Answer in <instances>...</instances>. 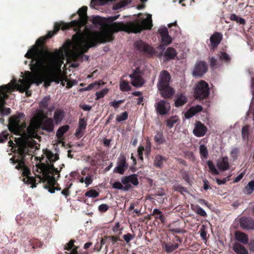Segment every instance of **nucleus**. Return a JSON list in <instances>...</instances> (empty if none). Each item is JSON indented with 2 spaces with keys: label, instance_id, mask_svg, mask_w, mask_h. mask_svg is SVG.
I'll list each match as a JSON object with an SVG mask.
<instances>
[{
  "label": "nucleus",
  "instance_id": "9d476101",
  "mask_svg": "<svg viewBox=\"0 0 254 254\" xmlns=\"http://www.w3.org/2000/svg\"><path fill=\"white\" fill-rule=\"evenodd\" d=\"M87 7L86 6H83L78 9L77 13L79 19L77 20L71 21L68 24L70 28L74 27L75 30H78L85 25L87 20Z\"/></svg>",
  "mask_w": 254,
  "mask_h": 254
},
{
  "label": "nucleus",
  "instance_id": "de8ad7c7",
  "mask_svg": "<svg viewBox=\"0 0 254 254\" xmlns=\"http://www.w3.org/2000/svg\"><path fill=\"white\" fill-rule=\"evenodd\" d=\"M208 59L210 67L212 69H215L220 66V64H219V62L215 57H209Z\"/></svg>",
  "mask_w": 254,
  "mask_h": 254
},
{
  "label": "nucleus",
  "instance_id": "5701e85b",
  "mask_svg": "<svg viewBox=\"0 0 254 254\" xmlns=\"http://www.w3.org/2000/svg\"><path fill=\"white\" fill-rule=\"evenodd\" d=\"M128 165L126 162V159L124 155H123L119 159L118 165L114 169V173H119L123 175L125 171L127 168Z\"/></svg>",
  "mask_w": 254,
  "mask_h": 254
},
{
  "label": "nucleus",
  "instance_id": "c85d7f7f",
  "mask_svg": "<svg viewBox=\"0 0 254 254\" xmlns=\"http://www.w3.org/2000/svg\"><path fill=\"white\" fill-rule=\"evenodd\" d=\"M202 110V107L200 105H196L190 108L185 113V117L189 119L192 117L196 114L200 112Z\"/></svg>",
  "mask_w": 254,
  "mask_h": 254
},
{
  "label": "nucleus",
  "instance_id": "c756f323",
  "mask_svg": "<svg viewBox=\"0 0 254 254\" xmlns=\"http://www.w3.org/2000/svg\"><path fill=\"white\" fill-rule=\"evenodd\" d=\"M235 238L237 241L242 243L244 245L248 244V236L244 232L236 231L235 232Z\"/></svg>",
  "mask_w": 254,
  "mask_h": 254
},
{
  "label": "nucleus",
  "instance_id": "a18cd8bd",
  "mask_svg": "<svg viewBox=\"0 0 254 254\" xmlns=\"http://www.w3.org/2000/svg\"><path fill=\"white\" fill-rule=\"evenodd\" d=\"M46 155L48 160L51 163H54L55 162L59 159V155L57 154H54L51 151H48Z\"/></svg>",
  "mask_w": 254,
  "mask_h": 254
},
{
  "label": "nucleus",
  "instance_id": "c9c22d12",
  "mask_svg": "<svg viewBox=\"0 0 254 254\" xmlns=\"http://www.w3.org/2000/svg\"><path fill=\"white\" fill-rule=\"evenodd\" d=\"M179 247L178 244H173L172 243L167 244L165 243L163 245V248L168 254L171 253Z\"/></svg>",
  "mask_w": 254,
  "mask_h": 254
},
{
  "label": "nucleus",
  "instance_id": "2f4dec72",
  "mask_svg": "<svg viewBox=\"0 0 254 254\" xmlns=\"http://www.w3.org/2000/svg\"><path fill=\"white\" fill-rule=\"evenodd\" d=\"M232 249L237 254H248V251L246 248L238 243H235Z\"/></svg>",
  "mask_w": 254,
  "mask_h": 254
},
{
  "label": "nucleus",
  "instance_id": "b1692460",
  "mask_svg": "<svg viewBox=\"0 0 254 254\" xmlns=\"http://www.w3.org/2000/svg\"><path fill=\"white\" fill-rule=\"evenodd\" d=\"M240 227L247 230L254 229V220L251 217H243L240 220Z\"/></svg>",
  "mask_w": 254,
  "mask_h": 254
},
{
  "label": "nucleus",
  "instance_id": "5fc2aeb1",
  "mask_svg": "<svg viewBox=\"0 0 254 254\" xmlns=\"http://www.w3.org/2000/svg\"><path fill=\"white\" fill-rule=\"evenodd\" d=\"M85 195L89 197L96 198L99 195V193L96 190L91 189L87 191L85 193Z\"/></svg>",
  "mask_w": 254,
  "mask_h": 254
},
{
  "label": "nucleus",
  "instance_id": "7ed1b4c3",
  "mask_svg": "<svg viewBox=\"0 0 254 254\" xmlns=\"http://www.w3.org/2000/svg\"><path fill=\"white\" fill-rule=\"evenodd\" d=\"M107 21L111 23L109 26L110 31L109 32L113 34L119 31H124L128 34L140 33L142 30H150L153 26L151 15L149 14L147 17L143 19L140 22L138 21H130L127 23H124L123 22H114L112 16L107 18ZM113 36V35H112Z\"/></svg>",
  "mask_w": 254,
  "mask_h": 254
},
{
  "label": "nucleus",
  "instance_id": "3c124183",
  "mask_svg": "<svg viewBox=\"0 0 254 254\" xmlns=\"http://www.w3.org/2000/svg\"><path fill=\"white\" fill-rule=\"evenodd\" d=\"M207 164L209 168V171L213 175H217L219 174L218 171L216 169L212 161L209 160L207 162Z\"/></svg>",
  "mask_w": 254,
  "mask_h": 254
},
{
  "label": "nucleus",
  "instance_id": "1a4fd4ad",
  "mask_svg": "<svg viewBox=\"0 0 254 254\" xmlns=\"http://www.w3.org/2000/svg\"><path fill=\"white\" fill-rule=\"evenodd\" d=\"M210 94L208 84L204 80H200L196 85L194 89V96L200 101L205 99Z\"/></svg>",
  "mask_w": 254,
  "mask_h": 254
},
{
  "label": "nucleus",
  "instance_id": "052dcab7",
  "mask_svg": "<svg viewBox=\"0 0 254 254\" xmlns=\"http://www.w3.org/2000/svg\"><path fill=\"white\" fill-rule=\"evenodd\" d=\"M85 132V129L81 128L78 127L76 129L75 132L74 133V135L78 139H79L84 134Z\"/></svg>",
  "mask_w": 254,
  "mask_h": 254
},
{
  "label": "nucleus",
  "instance_id": "f8f14e48",
  "mask_svg": "<svg viewBox=\"0 0 254 254\" xmlns=\"http://www.w3.org/2000/svg\"><path fill=\"white\" fill-rule=\"evenodd\" d=\"M207 64L205 61H198L195 64L192 75L195 77H201L207 72Z\"/></svg>",
  "mask_w": 254,
  "mask_h": 254
},
{
  "label": "nucleus",
  "instance_id": "6e6552de",
  "mask_svg": "<svg viewBox=\"0 0 254 254\" xmlns=\"http://www.w3.org/2000/svg\"><path fill=\"white\" fill-rule=\"evenodd\" d=\"M44 158H40V163L36 165L37 169H40V173H42L43 179L56 178L57 180L60 177V171L54 166L53 163L51 164L42 163V160Z\"/></svg>",
  "mask_w": 254,
  "mask_h": 254
},
{
  "label": "nucleus",
  "instance_id": "58836bf2",
  "mask_svg": "<svg viewBox=\"0 0 254 254\" xmlns=\"http://www.w3.org/2000/svg\"><path fill=\"white\" fill-rule=\"evenodd\" d=\"M154 140L157 144L160 145L163 144L165 142V139L163 132L157 131L154 136Z\"/></svg>",
  "mask_w": 254,
  "mask_h": 254
},
{
  "label": "nucleus",
  "instance_id": "338daca9",
  "mask_svg": "<svg viewBox=\"0 0 254 254\" xmlns=\"http://www.w3.org/2000/svg\"><path fill=\"white\" fill-rule=\"evenodd\" d=\"M125 102V100H120L119 101L114 100L110 103V105L113 107L115 109H117L119 107L120 105Z\"/></svg>",
  "mask_w": 254,
  "mask_h": 254
},
{
  "label": "nucleus",
  "instance_id": "393cba45",
  "mask_svg": "<svg viewBox=\"0 0 254 254\" xmlns=\"http://www.w3.org/2000/svg\"><path fill=\"white\" fill-rule=\"evenodd\" d=\"M137 176L135 174H131L130 175L123 177L121 178V182L124 185H131L129 183H131L134 186H137L138 185V180Z\"/></svg>",
  "mask_w": 254,
  "mask_h": 254
},
{
  "label": "nucleus",
  "instance_id": "a19ab883",
  "mask_svg": "<svg viewBox=\"0 0 254 254\" xmlns=\"http://www.w3.org/2000/svg\"><path fill=\"white\" fill-rule=\"evenodd\" d=\"M122 183H121L118 181L115 182L113 184L112 187H113V188H114V189H118V190H126V191H127L131 189V185H124L125 186H123Z\"/></svg>",
  "mask_w": 254,
  "mask_h": 254
},
{
  "label": "nucleus",
  "instance_id": "2eb2a0df",
  "mask_svg": "<svg viewBox=\"0 0 254 254\" xmlns=\"http://www.w3.org/2000/svg\"><path fill=\"white\" fill-rule=\"evenodd\" d=\"M171 76L169 72L166 70L160 72L157 83V88L170 85Z\"/></svg>",
  "mask_w": 254,
  "mask_h": 254
},
{
  "label": "nucleus",
  "instance_id": "4d7b16f0",
  "mask_svg": "<svg viewBox=\"0 0 254 254\" xmlns=\"http://www.w3.org/2000/svg\"><path fill=\"white\" fill-rule=\"evenodd\" d=\"M108 91L109 89L108 88H105L99 92H97L96 93V100H99V99L104 97L105 95L108 93Z\"/></svg>",
  "mask_w": 254,
  "mask_h": 254
},
{
  "label": "nucleus",
  "instance_id": "aec40b11",
  "mask_svg": "<svg viewBox=\"0 0 254 254\" xmlns=\"http://www.w3.org/2000/svg\"><path fill=\"white\" fill-rule=\"evenodd\" d=\"M157 88L161 96L165 99L172 98L175 93V90L170 85Z\"/></svg>",
  "mask_w": 254,
  "mask_h": 254
},
{
  "label": "nucleus",
  "instance_id": "f3484780",
  "mask_svg": "<svg viewBox=\"0 0 254 254\" xmlns=\"http://www.w3.org/2000/svg\"><path fill=\"white\" fill-rule=\"evenodd\" d=\"M182 222L180 219L171 222L167 226L168 231L172 233L183 234L186 231L183 228H181Z\"/></svg>",
  "mask_w": 254,
  "mask_h": 254
},
{
  "label": "nucleus",
  "instance_id": "f257e3e1",
  "mask_svg": "<svg viewBox=\"0 0 254 254\" xmlns=\"http://www.w3.org/2000/svg\"><path fill=\"white\" fill-rule=\"evenodd\" d=\"M8 127L11 132L19 135L25 133L26 128L29 137L38 139L40 137L37 134L38 129L41 128L51 132L54 130V125L52 118L47 117L44 119L35 117L31 120L29 126L26 127L25 115L23 113H17L9 119Z\"/></svg>",
  "mask_w": 254,
  "mask_h": 254
},
{
  "label": "nucleus",
  "instance_id": "7c9ffc66",
  "mask_svg": "<svg viewBox=\"0 0 254 254\" xmlns=\"http://www.w3.org/2000/svg\"><path fill=\"white\" fill-rule=\"evenodd\" d=\"M178 53L176 50L172 47H168L165 52L164 58L168 61L174 59Z\"/></svg>",
  "mask_w": 254,
  "mask_h": 254
},
{
  "label": "nucleus",
  "instance_id": "6ab92c4d",
  "mask_svg": "<svg viewBox=\"0 0 254 254\" xmlns=\"http://www.w3.org/2000/svg\"><path fill=\"white\" fill-rule=\"evenodd\" d=\"M223 39V35L218 32H214L210 37V44L209 46L211 50H214L221 43Z\"/></svg>",
  "mask_w": 254,
  "mask_h": 254
},
{
  "label": "nucleus",
  "instance_id": "412c9836",
  "mask_svg": "<svg viewBox=\"0 0 254 254\" xmlns=\"http://www.w3.org/2000/svg\"><path fill=\"white\" fill-rule=\"evenodd\" d=\"M61 28L63 30H65L69 29L70 28V26L69 24H65L63 22L61 23H55L54 26V30L49 31L47 35L44 37L46 38V40L52 38L57 33Z\"/></svg>",
  "mask_w": 254,
  "mask_h": 254
},
{
  "label": "nucleus",
  "instance_id": "4be33fe9",
  "mask_svg": "<svg viewBox=\"0 0 254 254\" xmlns=\"http://www.w3.org/2000/svg\"><path fill=\"white\" fill-rule=\"evenodd\" d=\"M207 131V127L200 121H197L193 133L197 137L203 136Z\"/></svg>",
  "mask_w": 254,
  "mask_h": 254
},
{
  "label": "nucleus",
  "instance_id": "423d86ee",
  "mask_svg": "<svg viewBox=\"0 0 254 254\" xmlns=\"http://www.w3.org/2000/svg\"><path fill=\"white\" fill-rule=\"evenodd\" d=\"M28 88L27 86L21 87L20 84L16 83L15 80L7 84L0 86V115L1 116L8 115L11 113L9 108L4 107L6 104V100L9 98L8 94L11 93L15 89L19 90L21 92H23Z\"/></svg>",
  "mask_w": 254,
  "mask_h": 254
},
{
  "label": "nucleus",
  "instance_id": "13d9d810",
  "mask_svg": "<svg viewBox=\"0 0 254 254\" xmlns=\"http://www.w3.org/2000/svg\"><path fill=\"white\" fill-rule=\"evenodd\" d=\"M25 80H27L28 82H33L34 79L35 77V75H34L31 72L29 71H25Z\"/></svg>",
  "mask_w": 254,
  "mask_h": 254
},
{
  "label": "nucleus",
  "instance_id": "4468645a",
  "mask_svg": "<svg viewBox=\"0 0 254 254\" xmlns=\"http://www.w3.org/2000/svg\"><path fill=\"white\" fill-rule=\"evenodd\" d=\"M75 241L73 239H71L68 243H67L64 247L65 254H88L87 252H80L79 246H76L74 243Z\"/></svg>",
  "mask_w": 254,
  "mask_h": 254
},
{
  "label": "nucleus",
  "instance_id": "0e129e2a",
  "mask_svg": "<svg viewBox=\"0 0 254 254\" xmlns=\"http://www.w3.org/2000/svg\"><path fill=\"white\" fill-rule=\"evenodd\" d=\"M200 235L203 240H206L207 238V232L205 227L202 225L199 231Z\"/></svg>",
  "mask_w": 254,
  "mask_h": 254
},
{
  "label": "nucleus",
  "instance_id": "774afa93",
  "mask_svg": "<svg viewBox=\"0 0 254 254\" xmlns=\"http://www.w3.org/2000/svg\"><path fill=\"white\" fill-rule=\"evenodd\" d=\"M144 150V147L143 146L140 145L137 149V153H138V159L143 161V152Z\"/></svg>",
  "mask_w": 254,
  "mask_h": 254
},
{
  "label": "nucleus",
  "instance_id": "6e6d98bb",
  "mask_svg": "<svg viewBox=\"0 0 254 254\" xmlns=\"http://www.w3.org/2000/svg\"><path fill=\"white\" fill-rule=\"evenodd\" d=\"M123 228H121V225L119 222L116 223L115 225L113 227L112 230L116 235L120 236L122 234Z\"/></svg>",
  "mask_w": 254,
  "mask_h": 254
},
{
  "label": "nucleus",
  "instance_id": "f03ea898",
  "mask_svg": "<svg viewBox=\"0 0 254 254\" xmlns=\"http://www.w3.org/2000/svg\"><path fill=\"white\" fill-rule=\"evenodd\" d=\"M46 38L41 37L36 42V44L29 49L25 57L31 59L30 64H41L42 63L61 61L64 56L68 57L71 53L70 43L64 44L62 47L51 52L44 44Z\"/></svg>",
  "mask_w": 254,
  "mask_h": 254
},
{
  "label": "nucleus",
  "instance_id": "69168bd1",
  "mask_svg": "<svg viewBox=\"0 0 254 254\" xmlns=\"http://www.w3.org/2000/svg\"><path fill=\"white\" fill-rule=\"evenodd\" d=\"M78 127L86 129L87 126V121L84 118H80L78 122Z\"/></svg>",
  "mask_w": 254,
  "mask_h": 254
},
{
  "label": "nucleus",
  "instance_id": "49530a36",
  "mask_svg": "<svg viewBox=\"0 0 254 254\" xmlns=\"http://www.w3.org/2000/svg\"><path fill=\"white\" fill-rule=\"evenodd\" d=\"M218 56L220 60L224 61L226 63L228 64L231 61V58L226 52H220L218 54Z\"/></svg>",
  "mask_w": 254,
  "mask_h": 254
},
{
  "label": "nucleus",
  "instance_id": "09e8293b",
  "mask_svg": "<svg viewBox=\"0 0 254 254\" xmlns=\"http://www.w3.org/2000/svg\"><path fill=\"white\" fill-rule=\"evenodd\" d=\"M50 101V96L45 97L40 102L39 107L43 109H47L49 106V103Z\"/></svg>",
  "mask_w": 254,
  "mask_h": 254
},
{
  "label": "nucleus",
  "instance_id": "473e14b6",
  "mask_svg": "<svg viewBox=\"0 0 254 254\" xmlns=\"http://www.w3.org/2000/svg\"><path fill=\"white\" fill-rule=\"evenodd\" d=\"M64 117V112L61 109H57L54 113V120L56 124H58L61 122Z\"/></svg>",
  "mask_w": 254,
  "mask_h": 254
},
{
  "label": "nucleus",
  "instance_id": "e433bc0d",
  "mask_svg": "<svg viewBox=\"0 0 254 254\" xmlns=\"http://www.w3.org/2000/svg\"><path fill=\"white\" fill-rule=\"evenodd\" d=\"M69 129V126L68 125H64L60 127L57 131L56 136L58 139L63 138L64 134Z\"/></svg>",
  "mask_w": 254,
  "mask_h": 254
},
{
  "label": "nucleus",
  "instance_id": "a878e982",
  "mask_svg": "<svg viewBox=\"0 0 254 254\" xmlns=\"http://www.w3.org/2000/svg\"><path fill=\"white\" fill-rule=\"evenodd\" d=\"M228 160L227 156H224L221 159H218L217 161V166L218 169L222 171H225L229 169L230 165Z\"/></svg>",
  "mask_w": 254,
  "mask_h": 254
},
{
  "label": "nucleus",
  "instance_id": "e2e57ef3",
  "mask_svg": "<svg viewBox=\"0 0 254 254\" xmlns=\"http://www.w3.org/2000/svg\"><path fill=\"white\" fill-rule=\"evenodd\" d=\"M9 133L7 130L2 131L0 134V143H2L8 139Z\"/></svg>",
  "mask_w": 254,
  "mask_h": 254
},
{
  "label": "nucleus",
  "instance_id": "8fccbe9b",
  "mask_svg": "<svg viewBox=\"0 0 254 254\" xmlns=\"http://www.w3.org/2000/svg\"><path fill=\"white\" fill-rule=\"evenodd\" d=\"M230 19L232 21H235L240 24L244 25L246 23V20L245 19L239 17L235 14H232L230 17Z\"/></svg>",
  "mask_w": 254,
  "mask_h": 254
},
{
  "label": "nucleus",
  "instance_id": "c03bdc74",
  "mask_svg": "<svg viewBox=\"0 0 254 254\" xmlns=\"http://www.w3.org/2000/svg\"><path fill=\"white\" fill-rule=\"evenodd\" d=\"M199 153L201 158L206 159L208 158V149L204 145L201 144L199 146Z\"/></svg>",
  "mask_w": 254,
  "mask_h": 254
},
{
  "label": "nucleus",
  "instance_id": "20e7f679",
  "mask_svg": "<svg viewBox=\"0 0 254 254\" xmlns=\"http://www.w3.org/2000/svg\"><path fill=\"white\" fill-rule=\"evenodd\" d=\"M29 65L32 71L42 73L44 86L46 87L50 86L53 82L56 83L60 82L58 72H61L60 61L47 62L41 64H32Z\"/></svg>",
  "mask_w": 254,
  "mask_h": 254
},
{
  "label": "nucleus",
  "instance_id": "37998d69",
  "mask_svg": "<svg viewBox=\"0 0 254 254\" xmlns=\"http://www.w3.org/2000/svg\"><path fill=\"white\" fill-rule=\"evenodd\" d=\"M131 86L128 81L122 80L120 83V89L122 91H128L131 90Z\"/></svg>",
  "mask_w": 254,
  "mask_h": 254
},
{
  "label": "nucleus",
  "instance_id": "ea45409f",
  "mask_svg": "<svg viewBox=\"0 0 254 254\" xmlns=\"http://www.w3.org/2000/svg\"><path fill=\"white\" fill-rule=\"evenodd\" d=\"M249 126H244L242 128V137L243 141L248 142L249 140Z\"/></svg>",
  "mask_w": 254,
  "mask_h": 254
},
{
  "label": "nucleus",
  "instance_id": "603ef678",
  "mask_svg": "<svg viewBox=\"0 0 254 254\" xmlns=\"http://www.w3.org/2000/svg\"><path fill=\"white\" fill-rule=\"evenodd\" d=\"M178 120L177 117L172 116L166 121V125L169 128H171L174 127V124L177 123Z\"/></svg>",
  "mask_w": 254,
  "mask_h": 254
},
{
  "label": "nucleus",
  "instance_id": "680f3d73",
  "mask_svg": "<svg viewBox=\"0 0 254 254\" xmlns=\"http://www.w3.org/2000/svg\"><path fill=\"white\" fill-rule=\"evenodd\" d=\"M107 238L109 239V241H111L112 245H114L118 241H122V240L120 239L119 236H106Z\"/></svg>",
  "mask_w": 254,
  "mask_h": 254
},
{
  "label": "nucleus",
  "instance_id": "4c0bfd02",
  "mask_svg": "<svg viewBox=\"0 0 254 254\" xmlns=\"http://www.w3.org/2000/svg\"><path fill=\"white\" fill-rule=\"evenodd\" d=\"M104 82H102V80H99L98 81H95L93 83H92L88 85V86L83 88L82 90L83 91H89L93 89H98L102 85H104Z\"/></svg>",
  "mask_w": 254,
  "mask_h": 254
},
{
  "label": "nucleus",
  "instance_id": "39448f33",
  "mask_svg": "<svg viewBox=\"0 0 254 254\" xmlns=\"http://www.w3.org/2000/svg\"><path fill=\"white\" fill-rule=\"evenodd\" d=\"M72 39L76 43L80 44V51L84 54L88 52L90 48L96 47L98 43L112 41L114 37L109 32L101 33L96 31L90 35L86 44H82L84 34L81 30L79 29L76 33L73 35Z\"/></svg>",
  "mask_w": 254,
  "mask_h": 254
},
{
  "label": "nucleus",
  "instance_id": "79ce46f5",
  "mask_svg": "<svg viewBox=\"0 0 254 254\" xmlns=\"http://www.w3.org/2000/svg\"><path fill=\"white\" fill-rule=\"evenodd\" d=\"M254 191V180L251 181L245 187L243 192L246 194H251Z\"/></svg>",
  "mask_w": 254,
  "mask_h": 254
},
{
  "label": "nucleus",
  "instance_id": "bf43d9fd",
  "mask_svg": "<svg viewBox=\"0 0 254 254\" xmlns=\"http://www.w3.org/2000/svg\"><path fill=\"white\" fill-rule=\"evenodd\" d=\"M128 118V113L125 111L122 113L121 114L119 115H117L116 117V121L118 122H121L122 121H124L126 120Z\"/></svg>",
  "mask_w": 254,
  "mask_h": 254
},
{
  "label": "nucleus",
  "instance_id": "ddd939ff",
  "mask_svg": "<svg viewBox=\"0 0 254 254\" xmlns=\"http://www.w3.org/2000/svg\"><path fill=\"white\" fill-rule=\"evenodd\" d=\"M131 79V84L134 87H141L144 83V80L141 76V72L139 68L133 70L132 74L129 75Z\"/></svg>",
  "mask_w": 254,
  "mask_h": 254
},
{
  "label": "nucleus",
  "instance_id": "a211bd4d",
  "mask_svg": "<svg viewBox=\"0 0 254 254\" xmlns=\"http://www.w3.org/2000/svg\"><path fill=\"white\" fill-rule=\"evenodd\" d=\"M134 46L137 50L140 52H144L150 55H153L154 53L153 48L142 40L136 41L134 43Z\"/></svg>",
  "mask_w": 254,
  "mask_h": 254
},
{
  "label": "nucleus",
  "instance_id": "bb28decb",
  "mask_svg": "<svg viewBox=\"0 0 254 254\" xmlns=\"http://www.w3.org/2000/svg\"><path fill=\"white\" fill-rule=\"evenodd\" d=\"M47 182V184L45 186V188L48 189V191L51 193H54L55 191L56 187L55 186L57 184V179L56 178H50L44 179Z\"/></svg>",
  "mask_w": 254,
  "mask_h": 254
},
{
  "label": "nucleus",
  "instance_id": "864d4df0",
  "mask_svg": "<svg viewBox=\"0 0 254 254\" xmlns=\"http://www.w3.org/2000/svg\"><path fill=\"white\" fill-rule=\"evenodd\" d=\"M127 3L128 2L127 0H121L119 2L114 4L113 8L114 10H117L126 6Z\"/></svg>",
  "mask_w": 254,
  "mask_h": 254
},
{
  "label": "nucleus",
  "instance_id": "f704fd0d",
  "mask_svg": "<svg viewBox=\"0 0 254 254\" xmlns=\"http://www.w3.org/2000/svg\"><path fill=\"white\" fill-rule=\"evenodd\" d=\"M188 101L187 98L183 94H181L176 97L175 100V106L176 107H180L185 104Z\"/></svg>",
  "mask_w": 254,
  "mask_h": 254
},
{
  "label": "nucleus",
  "instance_id": "0eeeda50",
  "mask_svg": "<svg viewBox=\"0 0 254 254\" xmlns=\"http://www.w3.org/2000/svg\"><path fill=\"white\" fill-rule=\"evenodd\" d=\"M28 152V147L24 144H21L18 147V152L10 159L12 164H17L15 168L18 170H21L22 175L27 178H29L31 174L30 169L25 164V157Z\"/></svg>",
  "mask_w": 254,
  "mask_h": 254
},
{
  "label": "nucleus",
  "instance_id": "dca6fc26",
  "mask_svg": "<svg viewBox=\"0 0 254 254\" xmlns=\"http://www.w3.org/2000/svg\"><path fill=\"white\" fill-rule=\"evenodd\" d=\"M157 113L160 115H166L170 110V103L164 100H161L155 105Z\"/></svg>",
  "mask_w": 254,
  "mask_h": 254
},
{
  "label": "nucleus",
  "instance_id": "cd10ccee",
  "mask_svg": "<svg viewBox=\"0 0 254 254\" xmlns=\"http://www.w3.org/2000/svg\"><path fill=\"white\" fill-rule=\"evenodd\" d=\"M168 158L161 155L155 156L153 160V165L157 168L161 169L163 167V163L167 161Z\"/></svg>",
  "mask_w": 254,
  "mask_h": 254
},
{
  "label": "nucleus",
  "instance_id": "9b49d317",
  "mask_svg": "<svg viewBox=\"0 0 254 254\" xmlns=\"http://www.w3.org/2000/svg\"><path fill=\"white\" fill-rule=\"evenodd\" d=\"M158 33L161 37V43L159 46V49L164 50L165 47L172 43V39L168 34V29L166 28H160Z\"/></svg>",
  "mask_w": 254,
  "mask_h": 254
},
{
  "label": "nucleus",
  "instance_id": "72a5a7b5",
  "mask_svg": "<svg viewBox=\"0 0 254 254\" xmlns=\"http://www.w3.org/2000/svg\"><path fill=\"white\" fill-rule=\"evenodd\" d=\"M151 215L154 216L156 219H159L162 223L165 224L166 223V217L159 209L155 208Z\"/></svg>",
  "mask_w": 254,
  "mask_h": 254
}]
</instances>
